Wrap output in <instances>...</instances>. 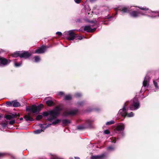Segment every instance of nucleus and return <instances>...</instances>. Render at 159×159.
Wrapping results in <instances>:
<instances>
[{"label":"nucleus","mask_w":159,"mask_h":159,"mask_svg":"<svg viewBox=\"0 0 159 159\" xmlns=\"http://www.w3.org/2000/svg\"><path fill=\"white\" fill-rule=\"evenodd\" d=\"M75 2L77 3H80L81 0H74Z\"/></svg>","instance_id":"nucleus-44"},{"label":"nucleus","mask_w":159,"mask_h":159,"mask_svg":"<svg viewBox=\"0 0 159 159\" xmlns=\"http://www.w3.org/2000/svg\"><path fill=\"white\" fill-rule=\"evenodd\" d=\"M115 149V147L114 146H110L107 148V150L109 151H114Z\"/></svg>","instance_id":"nucleus-23"},{"label":"nucleus","mask_w":159,"mask_h":159,"mask_svg":"<svg viewBox=\"0 0 159 159\" xmlns=\"http://www.w3.org/2000/svg\"><path fill=\"white\" fill-rule=\"evenodd\" d=\"M46 103L49 106H51L53 104V102L51 100L47 101L46 102Z\"/></svg>","instance_id":"nucleus-28"},{"label":"nucleus","mask_w":159,"mask_h":159,"mask_svg":"<svg viewBox=\"0 0 159 159\" xmlns=\"http://www.w3.org/2000/svg\"><path fill=\"white\" fill-rule=\"evenodd\" d=\"M84 103V101H81L80 102H78L77 103V105L78 106H82Z\"/></svg>","instance_id":"nucleus-37"},{"label":"nucleus","mask_w":159,"mask_h":159,"mask_svg":"<svg viewBox=\"0 0 159 159\" xmlns=\"http://www.w3.org/2000/svg\"><path fill=\"white\" fill-rule=\"evenodd\" d=\"M111 18V17H107V18L108 19H110Z\"/></svg>","instance_id":"nucleus-49"},{"label":"nucleus","mask_w":159,"mask_h":159,"mask_svg":"<svg viewBox=\"0 0 159 159\" xmlns=\"http://www.w3.org/2000/svg\"><path fill=\"white\" fill-rule=\"evenodd\" d=\"M130 10L129 7H124L121 8V11L123 13H128Z\"/></svg>","instance_id":"nucleus-17"},{"label":"nucleus","mask_w":159,"mask_h":159,"mask_svg":"<svg viewBox=\"0 0 159 159\" xmlns=\"http://www.w3.org/2000/svg\"><path fill=\"white\" fill-rule=\"evenodd\" d=\"M72 98L71 96L70 95H66L65 96V100H70Z\"/></svg>","instance_id":"nucleus-27"},{"label":"nucleus","mask_w":159,"mask_h":159,"mask_svg":"<svg viewBox=\"0 0 159 159\" xmlns=\"http://www.w3.org/2000/svg\"><path fill=\"white\" fill-rule=\"evenodd\" d=\"M52 124H50L48 125H46V124H39V126L42 128V129L43 131V130H45V129L47 128L50 125H51Z\"/></svg>","instance_id":"nucleus-19"},{"label":"nucleus","mask_w":159,"mask_h":159,"mask_svg":"<svg viewBox=\"0 0 159 159\" xmlns=\"http://www.w3.org/2000/svg\"><path fill=\"white\" fill-rule=\"evenodd\" d=\"M20 119L21 120H23V118L22 117H21L20 118Z\"/></svg>","instance_id":"nucleus-48"},{"label":"nucleus","mask_w":159,"mask_h":159,"mask_svg":"<svg viewBox=\"0 0 159 159\" xmlns=\"http://www.w3.org/2000/svg\"><path fill=\"white\" fill-rule=\"evenodd\" d=\"M42 116L41 115H38L36 118V119L37 120H39L41 119H42Z\"/></svg>","instance_id":"nucleus-38"},{"label":"nucleus","mask_w":159,"mask_h":159,"mask_svg":"<svg viewBox=\"0 0 159 159\" xmlns=\"http://www.w3.org/2000/svg\"><path fill=\"white\" fill-rule=\"evenodd\" d=\"M56 34L59 36H61L62 34L60 32H56Z\"/></svg>","instance_id":"nucleus-43"},{"label":"nucleus","mask_w":159,"mask_h":159,"mask_svg":"<svg viewBox=\"0 0 159 159\" xmlns=\"http://www.w3.org/2000/svg\"><path fill=\"white\" fill-rule=\"evenodd\" d=\"M43 130L42 129H36L33 131V133L36 134L40 133Z\"/></svg>","instance_id":"nucleus-24"},{"label":"nucleus","mask_w":159,"mask_h":159,"mask_svg":"<svg viewBox=\"0 0 159 159\" xmlns=\"http://www.w3.org/2000/svg\"><path fill=\"white\" fill-rule=\"evenodd\" d=\"M150 79V77L148 76H146L145 77L143 82V86L145 89L148 86Z\"/></svg>","instance_id":"nucleus-11"},{"label":"nucleus","mask_w":159,"mask_h":159,"mask_svg":"<svg viewBox=\"0 0 159 159\" xmlns=\"http://www.w3.org/2000/svg\"><path fill=\"white\" fill-rule=\"evenodd\" d=\"M5 154L4 153H0V157L3 156Z\"/></svg>","instance_id":"nucleus-45"},{"label":"nucleus","mask_w":159,"mask_h":159,"mask_svg":"<svg viewBox=\"0 0 159 159\" xmlns=\"http://www.w3.org/2000/svg\"><path fill=\"white\" fill-rule=\"evenodd\" d=\"M17 117V116L16 114H11L10 115H6L5 117L7 120H11L12 118H16Z\"/></svg>","instance_id":"nucleus-18"},{"label":"nucleus","mask_w":159,"mask_h":159,"mask_svg":"<svg viewBox=\"0 0 159 159\" xmlns=\"http://www.w3.org/2000/svg\"><path fill=\"white\" fill-rule=\"evenodd\" d=\"M61 121V120L60 119H57L53 121L52 122V124L53 125H55L58 123H59Z\"/></svg>","instance_id":"nucleus-25"},{"label":"nucleus","mask_w":159,"mask_h":159,"mask_svg":"<svg viewBox=\"0 0 159 159\" xmlns=\"http://www.w3.org/2000/svg\"><path fill=\"white\" fill-rule=\"evenodd\" d=\"M60 108L57 107L52 110L43 112V116H49L48 120L49 121H51L53 120L57 117L60 113Z\"/></svg>","instance_id":"nucleus-1"},{"label":"nucleus","mask_w":159,"mask_h":159,"mask_svg":"<svg viewBox=\"0 0 159 159\" xmlns=\"http://www.w3.org/2000/svg\"><path fill=\"white\" fill-rule=\"evenodd\" d=\"M35 62H38L40 61V58L39 56H36L34 57Z\"/></svg>","instance_id":"nucleus-30"},{"label":"nucleus","mask_w":159,"mask_h":159,"mask_svg":"<svg viewBox=\"0 0 159 159\" xmlns=\"http://www.w3.org/2000/svg\"><path fill=\"white\" fill-rule=\"evenodd\" d=\"M105 156L104 153L100 155L97 156H92L91 157V159H102L104 158Z\"/></svg>","instance_id":"nucleus-16"},{"label":"nucleus","mask_w":159,"mask_h":159,"mask_svg":"<svg viewBox=\"0 0 159 159\" xmlns=\"http://www.w3.org/2000/svg\"><path fill=\"white\" fill-rule=\"evenodd\" d=\"M74 30H70L66 32L68 34L69 36L67 37V39L69 40H72L77 38V39L80 40L82 39L83 38L81 36H79L76 37V34H75L74 32Z\"/></svg>","instance_id":"nucleus-6"},{"label":"nucleus","mask_w":159,"mask_h":159,"mask_svg":"<svg viewBox=\"0 0 159 159\" xmlns=\"http://www.w3.org/2000/svg\"><path fill=\"white\" fill-rule=\"evenodd\" d=\"M89 22L92 24V25H90L85 26L84 27V30L87 31L88 32H92L94 31L96 29V27H93L97 23V21L96 20H91L89 21Z\"/></svg>","instance_id":"nucleus-4"},{"label":"nucleus","mask_w":159,"mask_h":159,"mask_svg":"<svg viewBox=\"0 0 159 159\" xmlns=\"http://www.w3.org/2000/svg\"><path fill=\"white\" fill-rule=\"evenodd\" d=\"M24 118L27 121H32L33 120V119L29 115H25L24 117Z\"/></svg>","instance_id":"nucleus-22"},{"label":"nucleus","mask_w":159,"mask_h":159,"mask_svg":"<svg viewBox=\"0 0 159 159\" xmlns=\"http://www.w3.org/2000/svg\"><path fill=\"white\" fill-rule=\"evenodd\" d=\"M125 125L123 123H120L116 127V130L118 131H122L121 134L122 137L125 135V133L123 131L125 129Z\"/></svg>","instance_id":"nucleus-8"},{"label":"nucleus","mask_w":159,"mask_h":159,"mask_svg":"<svg viewBox=\"0 0 159 159\" xmlns=\"http://www.w3.org/2000/svg\"><path fill=\"white\" fill-rule=\"evenodd\" d=\"M134 113L132 112H131L130 113H127L126 112V116H127L129 117H133L134 116Z\"/></svg>","instance_id":"nucleus-26"},{"label":"nucleus","mask_w":159,"mask_h":159,"mask_svg":"<svg viewBox=\"0 0 159 159\" xmlns=\"http://www.w3.org/2000/svg\"><path fill=\"white\" fill-rule=\"evenodd\" d=\"M130 14L131 16L136 18L141 15H144V11H133Z\"/></svg>","instance_id":"nucleus-10"},{"label":"nucleus","mask_w":159,"mask_h":159,"mask_svg":"<svg viewBox=\"0 0 159 159\" xmlns=\"http://www.w3.org/2000/svg\"><path fill=\"white\" fill-rule=\"evenodd\" d=\"M62 123L63 124H69L70 123V120H66V119L63 120H62Z\"/></svg>","instance_id":"nucleus-29"},{"label":"nucleus","mask_w":159,"mask_h":159,"mask_svg":"<svg viewBox=\"0 0 159 159\" xmlns=\"http://www.w3.org/2000/svg\"><path fill=\"white\" fill-rule=\"evenodd\" d=\"M141 10L144 11H144V15H147L151 18H155L157 16L159 17V12L152 11L150 10H148V9L146 7H139Z\"/></svg>","instance_id":"nucleus-2"},{"label":"nucleus","mask_w":159,"mask_h":159,"mask_svg":"<svg viewBox=\"0 0 159 159\" xmlns=\"http://www.w3.org/2000/svg\"><path fill=\"white\" fill-rule=\"evenodd\" d=\"M153 83L154 85V86L156 89L157 90L159 89V87L157 85V83L154 80H153Z\"/></svg>","instance_id":"nucleus-31"},{"label":"nucleus","mask_w":159,"mask_h":159,"mask_svg":"<svg viewBox=\"0 0 159 159\" xmlns=\"http://www.w3.org/2000/svg\"><path fill=\"white\" fill-rule=\"evenodd\" d=\"M110 139L111 140V142L114 143H116V140L115 137H113L112 138H110Z\"/></svg>","instance_id":"nucleus-34"},{"label":"nucleus","mask_w":159,"mask_h":159,"mask_svg":"<svg viewBox=\"0 0 159 159\" xmlns=\"http://www.w3.org/2000/svg\"><path fill=\"white\" fill-rule=\"evenodd\" d=\"M1 116H0V118H1Z\"/></svg>","instance_id":"nucleus-51"},{"label":"nucleus","mask_w":159,"mask_h":159,"mask_svg":"<svg viewBox=\"0 0 159 159\" xmlns=\"http://www.w3.org/2000/svg\"><path fill=\"white\" fill-rule=\"evenodd\" d=\"M46 49V47L42 46L36 49L35 51V53L38 54L42 53L45 52Z\"/></svg>","instance_id":"nucleus-15"},{"label":"nucleus","mask_w":159,"mask_h":159,"mask_svg":"<svg viewBox=\"0 0 159 159\" xmlns=\"http://www.w3.org/2000/svg\"><path fill=\"white\" fill-rule=\"evenodd\" d=\"M22 64V61H20L19 63H16L15 62L14 64L15 66L18 67L21 66Z\"/></svg>","instance_id":"nucleus-32"},{"label":"nucleus","mask_w":159,"mask_h":159,"mask_svg":"<svg viewBox=\"0 0 159 159\" xmlns=\"http://www.w3.org/2000/svg\"><path fill=\"white\" fill-rule=\"evenodd\" d=\"M12 103L13 107H17L20 105V103L17 102L16 100L12 101Z\"/></svg>","instance_id":"nucleus-20"},{"label":"nucleus","mask_w":159,"mask_h":159,"mask_svg":"<svg viewBox=\"0 0 159 159\" xmlns=\"http://www.w3.org/2000/svg\"><path fill=\"white\" fill-rule=\"evenodd\" d=\"M92 121L87 120L86 121L85 123L81 125L78 126L77 128L78 129L83 130L84 129L90 127L91 125Z\"/></svg>","instance_id":"nucleus-7"},{"label":"nucleus","mask_w":159,"mask_h":159,"mask_svg":"<svg viewBox=\"0 0 159 159\" xmlns=\"http://www.w3.org/2000/svg\"><path fill=\"white\" fill-rule=\"evenodd\" d=\"M103 24H107L106 23V22H103Z\"/></svg>","instance_id":"nucleus-50"},{"label":"nucleus","mask_w":159,"mask_h":159,"mask_svg":"<svg viewBox=\"0 0 159 159\" xmlns=\"http://www.w3.org/2000/svg\"><path fill=\"white\" fill-rule=\"evenodd\" d=\"M139 103L137 98H135L131 101L129 107L131 110H137L139 108Z\"/></svg>","instance_id":"nucleus-5"},{"label":"nucleus","mask_w":159,"mask_h":159,"mask_svg":"<svg viewBox=\"0 0 159 159\" xmlns=\"http://www.w3.org/2000/svg\"><path fill=\"white\" fill-rule=\"evenodd\" d=\"M127 107V105L125 103L123 107V108L122 109H120L119 111L118 115H120L122 116L125 117L126 116V112L127 110L126 109V107Z\"/></svg>","instance_id":"nucleus-9"},{"label":"nucleus","mask_w":159,"mask_h":159,"mask_svg":"<svg viewBox=\"0 0 159 159\" xmlns=\"http://www.w3.org/2000/svg\"><path fill=\"white\" fill-rule=\"evenodd\" d=\"M43 107L42 104H40L38 106L33 105L31 107H26V110L30 111L33 113L37 114L41 110V107Z\"/></svg>","instance_id":"nucleus-3"},{"label":"nucleus","mask_w":159,"mask_h":159,"mask_svg":"<svg viewBox=\"0 0 159 159\" xmlns=\"http://www.w3.org/2000/svg\"><path fill=\"white\" fill-rule=\"evenodd\" d=\"M78 111V109L71 110L69 112H64V115L66 116L69 115H74L76 114L77 113Z\"/></svg>","instance_id":"nucleus-14"},{"label":"nucleus","mask_w":159,"mask_h":159,"mask_svg":"<svg viewBox=\"0 0 159 159\" xmlns=\"http://www.w3.org/2000/svg\"><path fill=\"white\" fill-rule=\"evenodd\" d=\"M105 134H108L110 133V131L108 129H106L104 131Z\"/></svg>","instance_id":"nucleus-41"},{"label":"nucleus","mask_w":159,"mask_h":159,"mask_svg":"<svg viewBox=\"0 0 159 159\" xmlns=\"http://www.w3.org/2000/svg\"><path fill=\"white\" fill-rule=\"evenodd\" d=\"M114 123V121L113 120H111L109 121H108L106 123V125H109L111 124H113Z\"/></svg>","instance_id":"nucleus-33"},{"label":"nucleus","mask_w":159,"mask_h":159,"mask_svg":"<svg viewBox=\"0 0 159 159\" xmlns=\"http://www.w3.org/2000/svg\"><path fill=\"white\" fill-rule=\"evenodd\" d=\"M1 125L3 127H6L7 126V123L4 122H2L1 123Z\"/></svg>","instance_id":"nucleus-39"},{"label":"nucleus","mask_w":159,"mask_h":159,"mask_svg":"<svg viewBox=\"0 0 159 159\" xmlns=\"http://www.w3.org/2000/svg\"><path fill=\"white\" fill-rule=\"evenodd\" d=\"M58 94L59 95L61 96L63 95L64 94V93L63 92H60L58 93Z\"/></svg>","instance_id":"nucleus-42"},{"label":"nucleus","mask_w":159,"mask_h":159,"mask_svg":"<svg viewBox=\"0 0 159 159\" xmlns=\"http://www.w3.org/2000/svg\"><path fill=\"white\" fill-rule=\"evenodd\" d=\"M15 123V120H11L9 122V124L11 125H13Z\"/></svg>","instance_id":"nucleus-40"},{"label":"nucleus","mask_w":159,"mask_h":159,"mask_svg":"<svg viewBox=\"0 0 159 159\" xmlns=\"http://www.w3.org/2000/svg\"><path fill=\"white\" fill-rule=\"evenodd\" d=\"M20 51H16L12 54V56L13 57H20Z\"/></svg>","instance_id":"nucleus-21"},{"label":"nucleus","mask_w":159,"mask_h":159,"mask_svg":"<svg viewBox=\"0 0 159 159\" xmlns=\"http://www.w3.org/2000/svg\"><path fill=\"white\" fill-rule=\"evenodd\" d=\"M10 62V60H8L3 57H0V65L5 66L8 64Z\"/></svg>","instance_id":"nucleus-13"},{"label":"nucleus","mask_w":159,"mask_h":159,"mask_svg":"<svg viewBox=\"0 0 159 159\" xmlns=\"http://www.w3.org/2000/svg\"><path fill=\"white\" fill-rule=\"evenodd\" d=\"M75 159H80V158L78 157H75Z\"/></svg>","instance_id":"nucleus-47"},{"label":"nucleus","mask_w":159,"mask_h":159,"mask_svg":"<svg viewBox=\"0 0 159 159\" xmlns=\"http://www.w3.org/2000/svg\"><path fill=\"white\" fill-rule=\"evenodd\" d=\"M6 104L9 107L13 106L12 101V102H6Z\"/></svg>","instance_id":"nucleus-35"},{"label":"nucleus","mask_w":159,"mask_h":159,"mask_svg":"<svg viewBox=\"0 0 159 159\" xmlns=\"http://www.w3.org/2000/svg\"><path fill=\"white\" fill-rule=\"evenodd\" d=\"M20 58H26L30 57L31 55V54L27 51H24L20 52Z\"/></svg>","instance_id":"nucleus-12"},{"label":"nucleus","mask_w":159,"mask_h":159,"mask_svg":"<svg viewBox=\"0 0 159 159\" xmlns=\"http://www.w3.org/2000/svg\"><path fill=\"white\" fill-rule=\"evenodd\" d=\"M81 93H76L75 94V96L76 97V98H79V97H81Z\"/></svg>","instance_id":"nucleus-36"},{"label":"nucleus","mask_w":159,"mask_h":159,"mask_svg":"<svg viewBox=\"0 0 159 159\" xmlns=\"http://www.w3.org/2000/svg\"><path fill=\"white\" fill-rule=\"evenodd\" d=\"M97 0H90V1L92 2H93L95 1H96Z\"/></svg>","instance_id":"nucleus-46"}]
</instances>
